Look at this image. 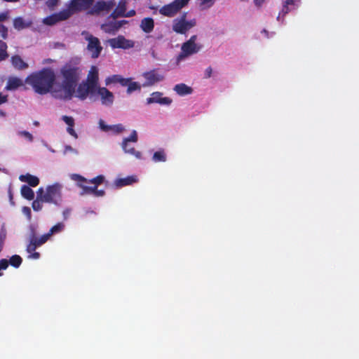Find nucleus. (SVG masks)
I'll list each match as a JSON object with an SVG mask.
<instances>
[{"mask_svg": "<svg viewBox=\"0 0 359 359\" xmlns=\"http://www.w3.org/2000/svg\"><path fill=\"white\" fill-rule=\"evenodd\" d=\"M50 236L48 235V233H45L42 235L41 237L38 238L39 244H44L50 238Z\"/></svg>", "mask_w": 359, "mask_h": 359, "instance_id": "obj_49", "label": "nucleus"}, {"mask_svg": "<svg viewBox=\"0 0 359 359\" xmlns=\"http://www.w3.org/2000/svg\"><path fill=\"white\" fill-rule=\"evenodd\" d=\"M11 62L13 67L18 70H23L28 68V64L18 55H13L11 58Z\"/></svg>", "mask_w": 359, "mask_h": 359, "instance_id": "obj_20", "label": "nucleus"}, {"mask_svg": "<svg viewBox=\"0 0 359 359\" xmlns=\"http://www.w3.org/2000/svg\"><path fill=\"white\" fill-rule=\"evenodd\" d=\"M201 48V45L191 43L186 41L182 46L181 53L179 54L177 60H181L189 55L197 53Z\"/></svg>", "mask_w": 359, "mask_h": 359, "instance_id": "obj_8", "label": "nucleus"}, {"mask_svg": "<svg viewBox=\"0 0 359 359\" xmlns=\"http://www.w3.org/2000/svg\"><path fill=\"white\" fill-rule=\"evenodd\" d=\"M212 74V69L211 67H208L205 70L204 78L209 79L211 77Z\"/></svg>", "mask_w": 359, "mask_h": 359, "instance_id": "obj_51", "label": "nucleus"}, {"mask_svg": "<svg viewBox=\"0 0 359 359\" xmlns=\"http://www.w3.org/2000/svg\"><path fill=\"white\" fill-rule=\"evenodd\" d=\"M115 6L113 0L108 1H97L94 5L93 4L90 13L92 15H100L102 13H109Z\"/></svg>", "mask_w": 359, "mask_h": 359, "instance_id": "obj_5", "label": "nucleus"}, {"mask_svg": "<svg viewBox=\"0 0 359 359\" xmlns=\"http://www.w3.org/2000/svg\"><path fill=\"white\" fill-rule=\"evenodd\" d=\"M116 22L118 29H119L123 25L127 23V21L123 20L116 21Z\"/></svg>", "mask_w": 359, "mask_h": 359, "instance_id": "obj_61", "label": "nucleus"}, {"mask_svg": "<svg viewBox=\"0 0 359 359\" xmlns=\"http://www.w3.org/2000/svg\"><path fill=\"white\" fill-rule=\"evenodd\" d=\"M23 212L28 216V217L31 218V210L28 207L23 208Z\"/></svg>", "mask_w": 359, "mask_h": 359, "instance_id": "obj_60", "label": "nucleus"}, {"mask_svg": "<svg viewBox=\"0 0 359 359\" xmlns=\"http://www.w3.org/2000/svg\"><path fill=\"white\" fill-rule=\"evenodd\" d=\"M147 103L148 104L158 103L163 105H170L172 103V100L168 97H163V93L161 92H154L147 99Z\"/></svg>", "mask_w": 359, "mask_h": 359, "instance_id": "obj_12", "label": "nucleus"}, {"mask_svg": "<svg viewBox=\"0 0 359 359\" xmlns=\"http://www.w3.org/2000/svg\"><path fill=\"white\" fill-rule=\"evenodd\" d=\"M72 179L77 181L78 184L81 182H88V180L85 177L78 174L73 175Z\"/></svg>", "mask_w": 359, "mask_h": 359, "instance_id": "obj_48", "label": "nucleus"}, {"mask_svg": "<svg viewBox=\"0 0 359 359\" xmlns=\"http://www.w3.org/2000/svg\"><path fill=\"white\" fill-rule=\"evenodd\" d=\"M62 185L59 183L48 186L46 193L43 196V201L60 205L62 201Z\"/></svg>", "mask_w": 359, "mask_h": 359, "instance_id": "obj_3", "label": "nucleus"}, {"mask_svg": "<svg viewBox=\"0 0 359 359\" xmlns=\"http://www.w3.org/2000/svg\"><path fill=\"white\" fill-rule=\"evenodd\" d=\"M67 133L71 135L72 136H73L74 138H77L78 137V135L77 133H76V131L74 130L73 127H67Z\"/></svg>", "mask_w": 359, "mask_h": 359, "instance_id": "obj_52", "label": "nucleus"}, {"mask_svg": "<svg viewBox=\"0 0 359 359\" xmlns=\"http://www.w3.org/2000/svg\"><path fill=\"white\" fill-rule=\"evenodd\" d=\"M10 18V12L9 11H6L0 13V24L2 22L7 21Z\"/></svg>", "mask_w": 359, "mask_h": 359, "instance_id": "obj_45", "label": "nucleus"}, {"mask_svg": "<svg viewBox=\"0 0 359 359\" xmlns=\"http://www.w3.org/2000/svg\"><path fill=\"white\" fill-rule=\"evenodd\" d=\"M175 1H177L178 6H179L180 8L181 9L183 7H184L186 5L188 4V3L190 0H175Z\"/></svg>", "mask_w": 359, "mask_h": 359, "instance_id": "obj_53", "label": "nucleus"}, {"mask_svg": "<svg viewBox=\"0 0 359 359\" xmlns=\"http://www.w3.org/2000/svg\"><path fill=\"white\" fill-rule=\"evenodd\" d=\"M135 15V11L134 10H130L128 12H126L124 17L129 18L133 17Z\"/></svg>", "mask_w": 359, "mask_h": 359, "instance_id": "obj_63", "label": "nucleus"}, {"mask_svg": "<svg viewBox=\"0 0 359 359\" xmlns=\"http://www.w3.org/2000/svg\"><path fill=\"white\" fill-rule=\"evenodd\" d=\"M100 96L102 104L109 106L114 102V96L113 93L105 87H97L96 92Z\"/></svg>", "mask_w": 359, "mask_h": 359, "instance_id": "obj_11", "label": "nucleus"}, {"mask_svg": "<svg viewBox=\"0 0 359 359\" xmlns=\"http://www.w3.org/2000/svg\"><path fill=\"white\" fill-rule=\"evenodd\" d=\"M56 76L54 71L50 67L33 72L29 75L25 82L33 88L34 90L39 95L50 93L54 88Z\"/></svg>", "mask_w": 359, "mask_h": 359, "instance_id": "obj_2", "label": "nucleus"}, {"mask_svg": "<svg viewBox=\"0 0 359 359\" xmlns=\"http://www.w3.org/2000/svg\"><path fill=\"white\" fill-rule=\"evenodd\" d=\"M96 92V89L90 86L86 82L83 81L79 83L77 88L76 87L75 93L76 97L79 98L81 100H84L87 98L89 94L94 95Z\"/></svg>", "mask_w": 359, "mask_h": 359, "instance_id": "obj_9", "label": "nucleus"}, {"mask_svg": "<svg viewBox=\"0 0 359 359\" xmlns=\"http://www.w3.org/2000/svg\"><path fill=\"white\" fill-rule=\"evenodd\" d=\"M70 213H71L70 208H66L65 210H64L62 212L64 219H67L69 217Z\"/></svg>", "mask_w": 359, "mask_h": 359, "instance_id": "obj_55", "label": "nucleus"}, {"mask_svg": "<svg viewBox=\"0 0 359 359\" xmlns=\"http://www.w3.org/2000/svg\"><path fill=\"white\" fill-rule=\"evenodd\" d=\"M75 150L69 145H66L65 147V150H64V152L65 154H67V152L69 151H74Z\"/></svg>", "mask_w": 359, "mask_h": 359, "instance_id": "obj_64", "label": "nucleus"}, {"mask_svg": "<svg viewBox=\"0 0 359 359\" xmlns=\"http://www.w3.org/2000/svg\"><path fill=\"white\" fill-rule=\"evenodd\" d=\"M44 191L42 187L39 188L37 191V198L38 199H40L41 201H43V196L44 195Z\"/></svg>", "mask_w": 359, "mask_h": 359, "instance_id": "obj_54", "label": "nucleus"}, {"mask_svg": "<svg viewBox=\"0 0 359 359\" xmlns=\"http://www.w3.org/2000/svg\"><path fill=\"white\" fill-rule=\"evenodd\" d=\"M174 90L180 95H189L192 93L193 90L191 87L184 83L177 84L174 87Z\"/></svg>", "mask_w": 359, "mask_h": 359, "instance_id": "obj_24", "label": "nucleus"}, {"mask_svg": "<svg viewBox=\"0 0 359 359\" xmlns=\"http://www.w3.org/2000/svg\"><path fill=\"white\" fill-rule=\"evenodd\" d=\"M78 185L81 188H82V192L81 193V195L90 194V191H91L90 187L85 186V185L82 184L81 183H79Z\"/></svg>", "mask_w": 359, "mask_h": 359, "instance_id": "obj_47", "label": "nucleus"}, {"mask_svg": "<svg viewBox=\"0 0 359 359\" xmlns=\"http://www.w3.org/2000/svg\"><path fill=\"white\" fill-rule=\"evenodd\" d=\"M121 78V76L118 74H114L109 76L106 79V84L109 85V83H118Z\"/></svg>", "mask_w": 359, "mask_h": 359, "instance_id": "obj_35", "label": "nucleus"}, {"mask_svg": "<svg viewBox=\"0 0 359 359\" xmlns=\"http://www.w3.org/2000/svg\"><path fill=\"white\" fill-rule=\"evenodd\" d=\"M8 46L6 42L0 40V62L6 60L9 55L7 52Z\"/></svg>", "mask_w": 359, "mask_h": 359, "instance_id": "obj_29", "label": "nucleus"}, {"mask_svg": "<svg viewBox=\"0 0 359 359\" xmlns=\"http://www.w3.org/2000/svg\"><path fill=\"white\" fill-rule=\"evenodd\" d=\"M29 257L31 258L36 259L40 257V254H39V252L34 251V252H31V255Z\"/></svg>", "mask_w": 359, "mask_h": 359, "instance_id": "obj_62", "label": "nucleus"}, {"mask_svg": "<svg viewBox=\"0 0 359 359\" xmlns=\"http://www.w3.org/2000/svg\"><path fill=\"white\" fill-rule=\"evenodd\" d=\"M9 265L8 260L6 259H1L0 260V271L6 270ZM3 276V273L0 271V276Z\"/></svg>", "mask_w": 359, "mask_h": 359, "instance_id": "obj_44", "label": "nucleus"}, {"mask_svg": "<svg viewBox=\"0 0 359 359\" xmlns=\"http://www.w3.org/2000/svg\"><path fill=\"white\" fill-rule=\"evenodd\" d=\"M180 10L177 1L175 0L170 4L161 7L159 13L166 17H173Z\"/></svg>", "mask_w": 359, "mask_h": 359, "instance_id": "obj_14", "label": "nucleus"}, {"mask_svg": "<svg viewBox=\"0 0 359 359\" xmlns=\"http://www.w3.org/2000/svg\"><path fill=\"white\" fill-rule=\"evenodd\" d=\"M94 0H71V9L75 10L76 12L87 11L93 4Z\"/></svg>", "mask_w": 359, "mask_h": 359, "instance_id": "obj_13", "label": "nucleus"}, {"mask_svg": "<svg viewBox=\"0 0 359 359\" xmlns=\"http://www.w3.org/2000/svg\"><path fill=\"white\" fill-rule=\"evenodd\" d=\"M127 93L131 94L133 92L136 90H141V86L138 82L133 81L132 79L130 80V82H128V85L127 86Z\"/></svg>", "mask_w": 359, "mask_h": 359, "instance_id": "obj_32", "label": "nucleus"}, {"mask_svg": "<svg viewBox=\"0 0 359 359\" xmlns=\"http://www.w3.org/2000/svg\"><path fill=\"white\" fill-rule=\"evenodd\" d=\"M62 119L68 126V127H74V119L72 116H68L65 115V116H62Z\"/></svg>", "mask_w": 359, "mask_h": 359, "instance_id": "obj_42", "label": "nucleus"}, {"mask_svg": "<svg viewBox=\"0 0 359 359\" xmlns=\"http://www.w3.org/2000/svg\"><path fill=\"white\" fill-rule=\"evenodd\" d=\"M99 126L100 129L104 132H108L111 130V126L105 124L104 121L102 119L99 121Z\"/></svg>", "mask_w": 359, "mask_h": 359, "instance_id": "obj_46", "label": "nucleus"}, {"mask_svg": "<svg viewBox=\"0 0 359 359\" xmlns=\"http://www.w3.org/2000/svg\"><path fill=\"white\" fill-rule=\"evenodd\" d=\"M30 230L31 233L29 235V243L27 246V251L29 253L35 251L38 247L42 245L39 243L38 237L36 236L34 228L32 226Z\"/></svg>", "mask_w": 359, "mask_h": 359, "instance_id": "obj_17", "label": "nucleus"}, {"mask_svg": "<svg viewBox=\"0 0 359 359\" xmlns=\"http://www.w3.org/2000/svg\"><path fill=\"white\" fill-rule=\"evenodd\" d=\"M9 264H11L12 266L15 268H18L22 262V259L20 255H15L11 257V258L8 260Z\"/></svg>", "mask_w": 359, "mask_h": 359, "instance_id": "obj_31", "label": "nucleus"}, {"mask_svg": "<svg viewBox=\"0 0 359 359\" xmlns=\"http://www.w3.org/2000/svg\"><path fill=\"white\" fill-rule=\"evenodd\" d=\"M140 27L145 33H150L154 27V21L151 18H145L142 20Z\"/></svg>", "mask_w": 359, "mask_h": 359, "instance_id": "obj_22", "label": "nucleus"}, {"mask_svg": "<svg viewBox=\"0 0 359 359\" xmlns=\"http://www.w3.org/2000/svg\"><path fill=\"white\" fill-rule=\"evenodd\" d=\"M152 159L155 162H165L166 161V156L163 150H160L154 152Z\"/></svg>", "mask_w": 359, "mask_h": 359, "instance_id": "obj_33", "label": "nucleus"}, {"mask_svg": "<svg viewBox=\"0 0 359 359\" xmlns=\"http://www.w3.org/2000/svg\"><path fill=\"white\" fill-rule=\"evenodd\" d=\"M101 29L106 33L114 34L117 32L118 27L116 21L109 22L107 23L102 24Z\"/></svg>", "mask_w": 359, "mask_h": 359, "instance_id": "obj_25", "label": "nucleus"}, {"mask_svg": "<svg viewBox=\"0 0 359 359\" xmlns=\"http://www.w3.org/2000/svg\"><path fill=\"white\" fill-rule=\"evenodd\" d=\"M0 36L2 39H6L8 36V29L2 23L0 24Z\"/></svg>", "mask_w": 359, "mask_h": 359, "instance_id": "obj_39", "label": "nucleus"}, {"mask_svg": "<svg viewBox=\"0 0 359 359\" xmlns=\"http://www.w3.org/2000/svg\"><path fill=\"white\" fill-rule=\"evenodd\" d=\"M297 6L298 4H297L296 0H286L283 6L282 13L285 15Z\"/></svg>", "mask_w": 359, "mask_h": 359, "instance_id": "obj_28", "label": "nucleus"}, {"mask_svg": "<svg viewBox=\"0 0 359 359\" xmlns=\"http://www.w3.org/2000/svg\"><path fill=\"white\" fill-rule=\"evenodd\" d=\"M32 25V21L26 20L22 17H17L13 20V27L15 29L20 31L26 28H29Z\"/></svg>", "mask_w": 359, "mask_h": 359, "instance_id": "obj_18", "label": "nucleus"}, {"mask_svg": "<svg viewBox=\"0 0 359 359\" xmlns=\"http://www.w3.org/2000/svg\"><path fill=\"white\" fill-rule=\"evenodd\" d=\"M145 79V82L143 86H151L158 82H161L164 80L165 76L163 74L159 73L158 69H152L149 72H144L142 74Z\"/></svg>", "mask_w": 359, "mask_h": 359, "instance_id": "obj_6", "label": "nucleus"}, {"mask_svg": "<svg viewBox=\"0 0 359 359\" xmlns=\"http://www.w3.org/2000/svg\"><path fill=\"white\" fill-rule=\"evenodd\" d=\"M201 9H207L213 6L215 0H198Z\"/></svg>", "mask_w": 359, "mask_h": 359, "instance_id": "obj_34", "label": "nucleus"}, {"mask_svg": "<svg viewBox=\"0 0 359 359\" xmlns=\"http://www.w3.org/2000/svg\"><path fill=\"white\" fill-rule=\"evenodd\" d=\"M121 16L124 17L126 11V6L125 2L120 1L117 7L115 8Z\"/></svg>", "mask_w": 359, "mask_h": 359, "instance_id": "obj_38", "label": "nucleus"}, {"mask_svg": "<svg viewBox=\"0 0 359 359\" xmlns=\"http://www.w3.org/2000/svg\"><path fill=\"white\" fill-rule=\"evenodd\" d=\"M74 13H76V11L75 10L71 9V4L69 3L67 8L66 10L60 11L56 15L59 18L60 21H61L68 19Z\"/></svg>", "mask_w": 359, "mask_h": 359, "instance_id": "obj_27", "label": "nucleus"}, {"mask_svg": "<svg viewBox=\"0 0 359 359\" xmlns=\"http://www.w3.org/2000/svg\"><path fill=\"white\" fill-rule=\"evenodd\" d=\"M137 181L135 176H128L125 178L117 179L114 184L117 187L130 185Z\"/></svg>", "mask_w": 359, "mask_h": 359, "instance_id": "obj_23", "label": "nucleus"}, {"mask_svg": "<svg viewBox=\"0 0 359 359\" xmlns=\"http://www.w3.org/2000/svg\"><path fill=\"white\" fill-rule=\"evenodd\" d=\"M86 39L88 41L87 48L91 53L93 58H97L100 55L102 47L99 39L93 35L88 34Z\"/></svg>", "mask_w": 359, "mask_h": 359, "instance_id": "obj_7", "label": "nucleus"}, {"mask_svg": "<svg viewBox=\"0 0 359 359\" xmlns=\"http://www.w3.org/2000/svg\"><path fill=\"white\" fill-rule=\"evenodd\" d=\"M187 13H184L180 19H175L172 25V30L178 34H185L188 30L196 25V20H186Z\"/></svg>", "mask_w": 359, "mask_h": 359, "instance_id": "obj_4", "label": "nucleus"}, {"mask_svg": "<svg viewBox=\"0 0 359 359\" xmlns=\"http://www.w3.org/2000/svg\"><path fill=\"white\" fill-rule=\"evenodd\" d=\"M266 0H254V4L257 8L262 7Z\"/></svg>", "mask_w": 359, "mask_h": 359, "instance_id": "obj_57", "label": "nucleus"}, {"mask_svg": "<svg viewBox=\"0 0 359 359\" xmlns=\"http://www.w3.org/2000/svg\"><path fill=\"white\" fill-rule=\"evenodd\" d=\"M19 180L21 182H27L29 184V186L32 187H35L38 186L39 184V179L37 177L30 175L29 173L26 175H21L19 177Z\"/></svg>", "mask_w": 359, "mask_h": 359, "instance_id": "obj_21", "label": "nucleus"}, {"mask_svg": "<svg viewBox=\"0 0 359 359\" xmlns=\"http://www.w3.org/2000/svg\"><path fill=\"white\" fill-rule=\"evenodd\" d=\"M42 201H41L40 199H38L36 198V200H34L33 202H32V208L34 211H39L42 209L43 208V205H42Z\"/></svg>", "mask_w": 359, "mask_h": 359, "instance_id": "obj_41", "label": "nucleus"}, {"mask_svg": "<svg viewBox=\"0 0 359 359\" xmlns=\"http://www.w3.org/2000/svg\"><path fill=\"white\" fill-rule=\"evenodd\" d=\"M64 229L65 224L62 222H58L50 229L48 233L50 236H51L53 234L60 233L63 231Z\"/></svg>", "mask_w": 359, "mask_h": 359, "instance_id": "obj_30", "label": "nucleus"}, {"mask_svg": "<svg viewBox=\"0 0 359 359\" xmlns=\"http://www.w3.org/2000/svg\"><path fill=\"white\" fill-rule=\"evenodd\" d=\"M8 101V96L0 93V104L6 103Z\"/></svg>", "mask_w": 359, "mask_h": 359, "instance_id": "obj_56", "label": "nucleus"}, {"mask_svg": "<svg viewBox=\"0 0 359 359\" xmlns=\"http://www.w3.org/2000/svg\"><path fill=\"white\" fill-rule=\"evenodd\" d=\"M98 69L95 66H92L85 82L97 89L98 87Z\"/></svg>", "mask_w": 359, "mask_h": 359, "instance_id": "obj_16", "label": "nucleus"}, {"mask_svg": "<svg viewBox=\"0 0 359 359\" xmlns=\"http://www.w3.org/2000/svg\"><path fill=\"white\" fill-rule=\"evenodd\" d=\"M104 194H105V191L102 189H100V190H97L94 196L96 197H101V196H104Z\"/></svg>", "mask_w": 359, "mask_h": 359, "instance_id": "obj_59", "label": "nucleus"}, {"mask_svg": "<svg viewBox=\"0 0 359 359\" xmlns=\"http://www.w3.org/2000/svg\"><path fill=\"white\" fill-rule=\"evenodd\" d=\"M104 181V177L103 175H97V177L90 180L88 181V182L93 184L94 185L99 186L100 184H102Z\"/></svg>", "mask_w": 359, "mask_h": 359, "instance_id": "obj_37", "label": "nucleus"}, {"mask_svg": "<svg viewBox=\"0 0 359 359\" xmlns=\"http://www.w3.org/2000/svg\"><path fill=\"white\" fill-rule=\"evenodd\" d=\"M18 135L25 137L30 142H33V140H34L33 135L28 131H26V130L19 131Z\"/></svg>", "mask_w": 359, "mask_h": 359, "instance_id": "obj_43", "label": "nucleus"}, {"mask_svg": "<svg viewBox=\"0 0 359 359\" xmlns=\"http://www.w3.org/2000/svg\"><path fill=\"white\" fill-rule=\"evenodd\" d=\"M22 196L27 200L32 201L34 198V191L27 185H22L20 189Z\"/></svg>", "mask_w": 359, "mask_h": 359, "instance_id": "obj_26", "label": "nucleus"}, {"mask_svg": "<svg viewBox=\"0 0 359 359\" xmlns=\"http://www.w3.org/2000/svg\"><path fill=\"white\" fill-rule=\"evenodd\" d=\"M129 142H137V134L136 130H133L130 137L123 139L121 146L126 153H128L135 156L137 158H140L141 153L140 151H136L135 149H128V143Z\"/></svg>", "mask_w": 359, "mask_h": 359, "instance_id": "obj_10", "label": "nucleus"}, {"mask_svg": "<svg viewBox=\"0 0 359 359\" xmlns=\"http://www.w3.org/2000/svg\"><path fill=\"white\" fill-rule=\"evenodd\" d=\"M110 17H111L114 19H116V18H117L118 17H121V16L120 13H118V11L116 9H114V11L111 13Z\"/></svg>", "mask_w": 359, "mask_h": 359, "instance_id": "obj_58", "label": "nucleus"}, {"mask_svg": "<svg viewBox=\"0 0 359 359\" xmlns=\"http://www.w3.org/2000/svg\"><path fill=\"white\" fill-rule=\"evenodd\" d=\"M125 130L123 126L121 123L111 126V130L115 134H119Z\"/></svg>", "mask_w": 359, "mask_h": 359, "instance_id": "obj_40", "label": "nucleus"}, {"mask_svg": "<svg viewBox=\"0 0 359 359\" xmlns=\"http://www.w3.org/2000/svg\"><path fill=\"white\" fill-rule=\"evenodd\" d=\"M59 21H60V20L57 18L56 14L49 16V17H47L44 19V22L48 25H53Z\"/></svg>", "mask_w": 359, "mask_h": 359, "instance_id": "obj_36", "label": "nucleus"}, {"mask_svg": "<svg viewBox=\"0 0 359 359\" xmlns=\"http://www.w3.org/2000/svg\"><path fill=\"white\" fill-rule=\"evenodd\" d=\"M131 78H123L121 76L118 83H120L122 86H127L128 85V82H130Z\"/></svg>", "mask_w": 359, "mask_h": 359, "instance_id": "obj_50", "label": "nucleus"}, {"mask_svg": "<svg viewBox=\"0 0 359 359\" xmlns=\"http://www.w3.org/2000/svg\"><path fill=\"white\" fill-rule=\"evenodd\" d=\"M109 43L114 48H128L133 46L131 41L126 39L123 36L110 39Z\"/></svg>", "mask_w": 359, "mask_h": 359, "instance_id": "obj_15", "label": "nucleus"}, {"mask_svg": "<svg viewBox=\"0 0 359 359\" xmlns=\"http://www.w3.org/2000/svg\"><path fill=\"white\" fill-rule=\"evenodd\" d=\"M62 78L61 84H56L51 91L53 97L70 100L75 94V89L81 79V69L76 60H71L60 69Z\"/></svg>", "mask_w": 359, "mask_h": 359, "instance_id": "obj_1", "label": "nucleus"}, {"mask_svg": "<svg viewBox=\"0 0 359 359\" xmlns=\"http://www.w3.org/2000/svg\"><path fill=\"white\" fill-rule=\"evenodd\" d=\"M23 86V81L16 76H10L8 79L6 89L8 90H15L19 87Z\"/></svg>", "mask_w": 359, "mask_h": 359, "instance_id": "obj_19", "label": "nucleus"}]
</instances>
